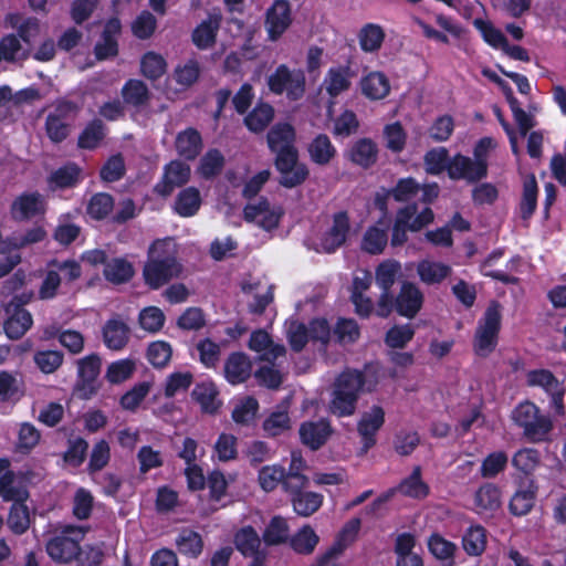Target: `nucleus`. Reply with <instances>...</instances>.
<instances>
[{"instance_id": "1", "label": "nucleus", "mask_w": 566, "mask_h": 566, "mask_svg": "<svg viewBox=\"0 0 566 566\" xmlns=\"http://www.w3.org/2000/svg\"><path fill=\"white\" fill-rule=\"evenodd\" d=\"M181 272L171 245L168 241H155L148 251V260L144 266L143 275L147 285L158 289Z\"/></svg>"}, {"instance_id": "2", "label": "nucleus", "mask_w": 566, "mask_h": 566, "mask_svg": "<svg viewBox=\"0 0 566 566\" xmlns=\"http://www.w3.org/2000/svg\"><path fill=\"white\" fill-rule=\"evenodd\" d=\"M364 386L365 378L360 371L346 370L342 373L333 384L328 411L336 417L353 416Z\"/></svg>"}, {"instance_id": "3", "label": "nucleus", "mask_w": 566, "mask_h": 566, "mask_svg": "<svg viewBox=\"0 0 566 566\" xmlns=\"http://www.w3.org/2000/svg\"><path fill=\"white\" fill-rule=\"evenodd\" d=\"M85 528L75 525H64L51 532L45 549L56 563L67 564L76 558L81 551V542L85 537Z\"/></svg>"}, {"instance_id": "4", "label": "nucleus", "mask_w": 566, "mask_h": 566, "mask_svg": "<svg viewBox=\"0 0 566 566\" xmlns=\"http://www.w3.org/2000/svg\"><path fill=\"white\" fill-rule=\"evenodd\" d=\"M271 93L285 95L289 101L301 99L306 90L305 74L301 69H291L280 64L266 78Z\"/></svg>"}, {"instance_id": "5", "label": "nucleus", "mask_w": 566, "mask_h": 566, "mask_svg": "<svg viewBox=\"0 0 566 566\" xmlns=\"http://www.w3.org/2000/svg\"><path fill=\"white\" fill-rule=\"evenodd\" d=\"M502 312L497 302H492L479 321L474 335V352L481 357L489 356L497 345Z\"/></svg>"}, {"instance_id": "6", "label": "nucleus", "mask_w": 566, "mask_h": 566, "mask_svg": "<svg viewBox=\"0 0 566 566\" xmlns=\"http://www.w3.org/2000/svg\"><path fill=\"white\" fill-rule=\"evenodd\" d=\"M512 417L524 429V434L534 442L544 440L553 428L551 418L541 413L539 408L531 401L521 402Z\"/></svg>"}, {"instance_id": "7", "label": "nucleus", "mask_w": 566, "mask_h": 566, "mask_svg": "<svg viewBox=\"0 0 566 566\" xmlns=\"http://www.w3.org/2000/svg\"><path fill=\"white\" fill-rule=\"evenodd\" d=\"M433 221V212L430 208H424L417 213L416 206H406L397 211L392 231H391V245L400 247L407 242V231H419L423 227Z\"/></svg>"}, {"instance_id": "8", "label": "nucleus", "mask_w": 566, "mask_h": 566, "mask_svg": "<svg viewBox=\"0 0 566 566\" xmlns=\"http://www.w3.org/2000/svg\"><path fill=\"white\" fill-rule=\"evenodd\" d=\"M400 270V263L395 260H386L376 269V284L381 290L376 311L381 317H387L392 311L394 298L390 295V289L395 284Z\"/></svg>"}, {"instance_id": "9", "label": "nucleus", "mask_w": 566, "mask_h": 566, "mask_svg": "<svg viewBox=\"0 0 566 566\" xmlns=\"http://www.w3.org/2000/svg\"><path fill=\"white\" fill-rule=\"evenodd\" d=\"M275 167L280 172V184L285 188L303 184L310 175L307 166L298 161L297 151L276 156Z\"/></svg>"}, {"instance_id": "10", "label": "nucleus", "mask_w": 566, "mask_h": 566, "mask_svg": "<svg viewBox=\"0 0 566 566\" xmlns=\"http://www.w3.org/2000/svg\"><path fill=\"white\" fill-rule=\"evenodd\" d=\"M292 23L291 4L287 0H275L266 10L264 28L270 41H277Z\"/></svg>"}, {"instance_id": "11", "label": "nucleus", "mask_w": 566, "mask_h": 566, "mask_svg": "<svg viewBox=\"0 0 566 566\" xmlns=\"http://www.w3.org/2000/svg\"><path fill=\"white\" fill-rule=\"evenodd\" d=\"M526 384L539 387L552 398V407L560 412L564 409V388L558 379L547 369H534L526 373Z\"/></svg>"}, {"instance_id": "12", "label": "nucleus", "mask_w": 566, "mask_h": 566, "mask_svg": "<svg viewBox=\"0 0 566 566\" xmlns=\"http://www.w3.org/2000/svg\"><path fill=\"white\" fill-rule=\"evenodd\" d=\"M282 213L280 207L271 206L266 200L249 203L244 208V219L264 230L276 228Z\"/></svg>"}, {"instance_id": "13", "label": "nucleus", "mask_w": 566, "mask_h": 566, "mask_svg": "<svg viewBox=\"0 0 566 566\" xmlns=\"http://www.w3.org/2000/svg\"><path fill=\"white\" fill-rule=\"evenodd\" d=\"M190 174L191 170L189 165L179 160H172L165 166L163 178L155 186V191L163 197H167L175 190V188L187 184L190 178Z\"/></svg>"}, {"instance_id": "14", "label": "nucleus", "mask_w": 566, "mask_h": 566, "mask_svg": "<svg viewBox=\"0 0 566 566\" xmlns=\"http://www.w3.org/2000/svg\"><path fill=\"white\" fill-rule=\"evenodd\" d=\"M7 319L3 328L10 339L21 338L32 326L33 319L30 312L19 306L14 302H9L4 306Z\"/></svg>"}, {"instance_id": "15", "label": "nucleus", "mask_w": 566, "mask_h": 566, "mask_svg": "<svg viewBox=\"0 0 566 566\" xmlns=\"http://www.w3.org/2000/svg\"><path fill=\"white\" fill-rule=\"evenodd\" d=\"M78 377L77 395L88 399L96 391L95 380L99 375L101 359L96 355L86 356L77 361Z\"/></svg>"}, {"instance_id": "16", "label": "nucleus", "mask_w": 566, "mask_h": 566, "mask_svg": "<svg viewBox=\"0 0 566 566\" xmlns=\"http://www.w3.org/2000/svg\"><path fill=\"white\" fill-rule=\"evenodd\" d=\"M298 433L304 446L311 450H318L327 442L333 433V429L328 420L319 419L317 421L303 422Z\"/></svg>"}, {"instance_id": "17", "label": "nucleus", "mask_w": 566, "mask_h": 566, "mask_svg": "<svg viewBox=\"0 0 566 566\" xmlns=\"http://www.w3.org/2000/svg\"><path fill=\"white\" fill-rule=\"evenodd\" d=\"M234 543L238 551L252 558L250 566L264 565L265 553L261 549V539L251 526L241 528L235 535Z\"/></svg>"}, {"instance_id": "18", "label": "nucleus", "mask_w": 566, "mask_h": 566, "mask_svg": "<svg viewBox=\"0 0 566 566\" xmlns=\"http://www.w3.org/2000/svg\"><path fill=\"white\" fill-rule=\"evenodd\" d=\"M45 200L39 192H24L11 205V216L15 220H28L44 213Z\"/></svg>"}, {"instance_id": "19", "label": "nucleus", "mask_w": 566, "mask_h": 566, "mask_svg": "<svg viewBox=\"0 0 566 566\" xmlns=\"http://www.w3.org/2000/svg\"><path fill=\"white\" fill-rule=\"evenodd\" d=\"M422 303L423 294L419 287L413 283L405 282L394 302V306L401 316L412 318L420 311Z\"/></svg>"}, {"instance_id": "20", "label": "nucleus", "mask_w": 566, "mask_h": 566, "mask_svg": "<svg viewBox=\"0 0 566 566\" xmlns=\"http://www.w3.org/2000/svg\"><path fill=\"white\" fill-rule=\"evenodd\" d=\"M448 175L451 179H465L472 182L484 178L486 172L481 161L457 155L449 163Z\"/></svg>"}, {"instance_id": "21", "label": "nucleus", "mask_w": 566, "mask_h": 566, "mask_svg": "<svg viewBox=\"0 0 566 566\" xmlns=\"http://www.w3.org/2000/svg\"><path fill=\"white\" fill-rule=\"evenodd\" d=\"M384 421L385 412L379 406H373L361 415L357 423V430L363 440L365 451L375 444V436L384 424Z\"/></svg>"}, {"instance_id": "22", "label": "nucleus", "mask_w": 566, "mask_h": 566, "mask_svg": "<svg viewBox=\"0 0 566 566\" xmlns=\"http://www.w3.org/2000/svg\"><path fill=\"white\" fill-rule=\"evenodd\" d=\"M294 128L287 123H279L268 133L269 148L275 153L276 156H283L287 153H296L297 150L294 146Z\"/></svg>"}, {"instance_id": "23", "label": "nucleus", "mask_w": 566, "mask_h": 566, "mask_svg": "<svg viewBox=\"0 0 566 566\" xmlns=\"http://www.w3.org/2000/svg\"><path fill=\"white\" fill-rule=\"evenodd\" d=\"M348 231L349 220L347 214L344 212L335 214L332 227L321 239V250L327 253L334 252L345 242Z\"/></svg>"}, {"instance_id": "24", "label": "nucleus", "mask_w": 566, "mask_h": 566, "mask_svg": "<svg viewBox=\"0 0 566 566\" xmlns=\"http://www.w3.org/2000/svg\"><path fill=\"white\" fill-rule=\"evenodd\" d=\"M388 223L380 220L365 231L360 248L368 254H380L388 243Z\"/></svg>"}, {"instance_id": "25", "label": "nucleus", "mask_w": 566, "mask_h": 566, "mask_svg": "<svg viewBox=\"0 0 566 566\" xmlns=\"http://www.w3.org/2000/svg\"><path fill=\"white\" fill-rule=\"evenodd\" d=\"M129 336L128 325L119 318L108 319L103 327L104 343L111 349L119 350L124 348L129 340Z\"/></svg>"}, {"instance_id": "26", "label": "nucleus", "mask_w": 566, "mask_h": 566, "mask_svg": "<svg viewBox=\"0 0 566 566\" xmlns=\"http://www.w3.org/2000/svg\"><path fill=\"white\" fill-rule=\"evenodd\" d=\"M250 349L260 354L263 360L272 361L285 354L283 345L274 344L269 334L264 331L252 333L249 342Z\"/></svg>"}, {"instance_id": "27", "label": "nucleus", "mask_w": 566, "mask_h": 566, "mask_svg": "<svg viewBox=\"0 0 566 566\" xmlns=\"http://www.w3.org/2000/svg\"><path fill=\"white\" fill-rule=\"evenodd\" d=\"M252 371L250 359L241 353L229 356L224 365V375L229 382L235 385L245 381Z\"/></svg>"}, {"instance_id": "28", "label": "nucleus", "mask_w": 566, "mask_h": 566, "mask_svg": "<svg viewBox=\"0 0 566 566\" xmlns=\"http://www.w3.org/2000/svg\"><path fill=\"white\" fill-rule=\"evenodd\" d=\"M363 94L369 99H382L390 92L388 77L378 71H374L364 76L360 81Z\"/></svg>"}, {"instance_id": "29", "label": "nucleus", "mask_w": 566, "mask_h": 566, "mask_svg": "<svg viewBox=\"0 0 566 566\" xmlns=\"http://www.w3.org/2000/svg\"><path fill=\"white\" fill-rule=\"evenodd\" d=\"M220 20V14L212 13L193 30L192 41L198 49L206 50L214 43Z\"/></svg>"}, {"instance_id": "30", "label": "nucleus", "mask_w": 566, "mask_h": 566, "mask_svg": "<svg viewBox=\"0 0 566 566\" xmlns=\"http://www.w3.org/2000/svg\"><path fill=\"white\" fill-rule=\"evenodd\" d=\"M503 91L505 98L510 105L515 123L522 136H526L528 130L535 126L534 116L522 109L518 101L514 97L512 88L504 81L500 86Z\"/></svg>"}, {"instance_id": "31", "label": "nucleus", "mask_w": 566, "mask_h": 566, "mask_svg": "<svg viewBox=\"0 0 566 566\" xmlns=\"http://www.w3.org/2000/svg\"><path fill=\"white\" fill-rule=\"evenodd\" d=\"M357 39L359 48L365 53H376L384 43L385 31L379 24L367 23L358 31Z\"/></svg>"}, {"instance_id": "32", "label": "nucleus", "mask_w": 566, "mask_h": 566, "mask_svg": "<svg viewBox=\"0 0 566 566\" xmlns=\"http://www.w3.org/2000/svg\"><path fill=\"white\" fill-rule=\"evenodd\" d=\"M242 290L245 293H253V301L250 302L249 307L252 313L261 314L273 300V292L271 285H262L260 281L244 282Z\"/></svg>"}, {"instance_id": "33", "label": "nucleus", "mask_w": 566, "mask_h": 566, "mask_svg": "<svg viewBox=\"0 0 566 566\" xmlns=\"http://www.w3.org/2000/svg\"><path fill=\"white\" fill-rule=\"evenodd\" d=\"M150 95L147 85L140 80H129L122 88L124 103L137 108L148 105Z\"/></svg>"}, {"instance_id": "34", "label": "nucleus", "mask_w": 566, "mask_h": 566, "mask_svg": "<svg viewBox=\"0 0 566 566\" xmlns=\"http://www.w3.org/2000/svg\"><path fill=\"white\" fill-rule=\"evenodd\" d=\"M377 155L376 144L368 138L357 140L349 150V159L364 168L374 165L377 160Z\"/></svg>"}, {"instance_id": "35", "label": "nucleus", "mask_w": 566, "mask_h": 566, "mask_svg": "<svg viewBox=\"0 0 566 566\" xmlns=\"http://www.w3.org/2000/svg\"><path fill=\"white\" fill-rule=\"evenodd\" d=\"M307 150L311 160L322 166L329 164L336 155V148L329 137L324 134L316 136L310 143Z\"/></svg>"}, {"instance_id": "36", "label": "nucleus", "mask_w": 566, "mask_h": 566, "mask_svg": "<svg viewBox=\"0 0 566 566\" xmlns=\"http://www.w3.org/2000/svg\"><path fill=\"white\" fill-rule=\"evenodd\" d=\"M350 86L349 71L345 67H332L327 71L323 87L331 97H336Z\"/></svg>"}, {"instance_id": "37", "label": "nucleus", "mask_w": 566, "mask_h": 566, "mask_svg": "<svg viewBox=\"0 0 566 566\" xmlns=\"http://www.w3.org/2000/svg\"><path fill=\"white\" fill-rule=\"evenodd\" d=\"M323 495L316 492L303 491L291 497L294 512L300 516H311L323 504Z\"/></svg>"}, {"instance_id": "38", "label": "nucleus", "mask_w": 566, "mask_h": 566, "mask_svg": "<svg viewBox=\"0 0 566 566\" xmlns=\"http://www.w3.org/2000/svg\"><path fill=\"white\" fill-rule=\"evenodd\" d=\"M202 147L201 136L193 128H187L179 133L176 138V149L186 159H193Z\"/></svg>"}, {"instance_id": "39", "label": "nucleus", "mask_w": 566, "mask_h": 566, "mask_svg": "<svg viewBox=\"0 0 566 566\" xmlns=\"http://www.w3.org/2000/svg\"><path fill=\"white\" fill-rule=\"evenodd\" d=\"M450 272V266L440 262L423 260L417 265V273L420 280L426 284L440 283Z\"/></svg>"}, {"instance_id": "40", "label": "nucleus", "mask_w": 566, "mask_h": 566, "mask_svg": "<svg viewBox=\"0 0 566 566\" xmlns=\"http://www.w3.org/2000/svg\"><path fill=\"white\" fill-rule=\"evenodd\" d=\"M201 205L200 192L195 187H188L179 192L175 201V211L181 217L197 213Z\"/></svg>"}, {"instance_id": "41", "label": "nucleus", "mask_w": 566, "mask_h": 566, "mask_svg": "<svg viewBox=\"0 0 566 566\" xmlns=\"http://www.w3.org/2000/svg\"><path fill=\"white\" fill-rule=\"evenodd\" d=\"M462 546L471 556L481 555L486 547V532L480 525L470 526L463 534Z\"/></svg>"}, {"instance_id": "42", "label": "nucleus", "mask_w": 566, "mask_h": 566, "mask_svg": "<svg viewBox=\"0 0 566 566\" xmlns=\"http://www.w3.org/2000/svg\"><path fill=\"white\" fill-rule=\"evenodd\" d=\"M397 491L415 499H423L428 495L429 486L421 479L420 467H416L411 474L400 482Z\"/></svg>"}, {"instance_id": "43", "label": "nucleus", "mask_w": 566, "mask_h": 566, "mask_svg": "<svg viewBox=\"0 0 566 566\" xmlns=\"http://www.w3.org/2000/svg\"><path fill=\"white\" fill-rule=\"evenodd\" d=\"M318 542V535L310 525L303 526L290 538V545L293 551L305 555L313 553Z\"/></svg>"}, {"instance_id": "44", "label": "nucleus", "mask_w": 566, "mask_h": 566, "mask_svg": "<svg viewBox=\"0 0 566 566\" xmlns=\"http://www.w3.org/2000/svg\"><path fill=\"white\" fill-rule=\"evenodd\" d=\"M31 524L30 512L25 504L13 503L7 518V525L15 535L24 534Z\"/></svg>"}, {"instance_id": "45", "label": "nucleus", "mask_w": 566, "mask_h": 566, "mask_svg": "<svg viewBox=\"0 0 566 566\" xmlns=\"http://www.w3.org/2000/svg\"><path fill=\"white\" fill-rule=\"evenodd\" d=\"M274 117V108L270 104H258L244 118L247 127L254 133L264 130Z\"/></svg>"}, {"instance_id": "46", "label": "nucleus", "mask_w": 566, "mask_h": 566, "mask_svg": "<svg viewBox=\"0 0 566 566\" xmlns=\"http://www.w3.org/2000/svg\"><path fill=\"white\" fill-rule=\"evenodd\" d=\"M104 275L107 281L120 284L129 281L134 275L133 265L125 259H113L105 263Z\"/></svg>"}, {"instance_id": "47", "label": "nucleus", "mask_w": 566, "mask_h": 566, "mask_svg": "<svg viewBox=\"0 0 566 566\" xmlns=\"http://www.w3.org/2000/svg\"><path fill=\"white\" fill-rule=\"evenodd\" d=\"M0 55L7 62H21L29 57V50L21 45L18 36L8 34L0 41Z\"/></svg>"}, {"instance_id": "48", "label": "nucleus", "mask_w": 566, "mask_h": 566, "mask_svg": "<svg viewBox=\"0 0 566 566\" xmlns=\"http://www.w3.org/2000/svg\"><path fill=\"white\" fill-rule=\"evenodd\" d=\"M474 503L479 512L497 510L501 506L500 490L493 484L482 485L475 493Z\"/></svg>"}, {"instance_id": "49", "label": "nucleus", "mask_w": 566, "mask_h": 566, "mask_svg": "<svg viewBox=\"0 0 566 566\" xmlns=\"http://www.w3.org/2000/svg\"><path fill=\"white\" fill-rule=\"evenodd\" d=\"M175 544L181 554L190 557H197L202 552L201 536L189 528H184L179 532Z\"/></svg>"}, {"instance_id": "50", "label": "nucleus", "mask_w": 566, "mask_h": 566, "mask_svg": "<svg viewBox=\"0 0 566 566\" xmlns=\"http://www.w3.org/2000/svg\"><path fill=\"white\" fill-rule=\"evenodd\" d=\"M259 411V402L253 397H244L237 401L232 410V419L241 426L251 424Z\"/></svg>"}, {"instance_id": "51", "label": "nucleus", "mask_w": 566, "mask_h": 566, "mask_svg": "<svg viewBox=\"0 0 566 566\" xmlns=\"http://www.w3.org/2000/svg\"><path fill=\"white\" fill-rule=\"evenodd\" d=\"M262 428L266 436L277 437L291 428V419L286 409L271 412L263 421Z\"/></svg>"}, {"instance_id": "52", "label": "nucleus", "mask_w": 566, "mask_h": 566, "mask_svg": "<svg viewBox=\"0 0 566 566\" xmlns=\"http://www.w3.org/2000/svg\"><path fill=\"white\" fill-rule=\"evenodd\" d=\"M192 398L200 403L206 412H214L218 409L217 388L212 382L198 384L192 390Z\"/></svg>"}, {"instance_id": "53", "label": "nucleus", "mask_w": 566, "mask_h": 566, "mask_svg": "<svg viewBox=\"0 0 566 566\" xmlns=\"http://www.w3.org/2000/svg\"><path fill=\"white\" fill-rule=\"evenodd\" d=\"M0 497L6 502L23 503L29 493L23 485L14 483L11 474H4L0 478Z\"/></svg>"}, {"instance_id": "54", "label": "nucleus", "mask_w": 566, "mask_h": 566, "mask_svg": "<svg viewBox=\"0 0 566 566\" xmlns=\"http://www.w3.org/2000/svg\"><path fill=\"white\" fill-rule=\"evenodd\" d=\"M140 70L147 78L157 80L166 73L167 63L160 54L147 52L142 57Z\"/></svg>"}, {"instance_id": "55", "label": "nucleus", "mask_w": 566, "mask_h": 566, "mask_svg": "<svg viewBox=\"0 0 566 566\" xmlns=\"http://www.w3.org/2000/svg\"><path fill=\"white\" fill-rule=\"evenodd\" d=\"M537 182L534 175L527 176L523 182L521 213L524 219L530 218L536 209Z\"/></svg>"}, {"instance_id": "56", "label": "nucleus", "mask_w": 566, "mask_h": 566, "mask_svg": "<svg viewBox=\"0 0 566 566\" xmlns=\"http://www.w3.org/2000/svg\"><path fill=\"white\" fill-rule=\"evenodd\" d=\"M200 75L199 62L195 59H189L178 64L174 71L176 82L184 86L189 87L197 82Z\"/></svg>"}, {"instance_id": "57", "label": "nucleus", "mask_w": 566, "mask_h": 566, "mask_svg": "<svg viewBox=\"0 0 566 566\" xmlns=\"http://www.w3.org/2000/svg\"><path fill=\"white\" fill-rule=\"evenodd\" d=\"M509 458L503 451H495L490 453L483 461L480 468V473L483 479H493L503 472L507 465Z\"/></svg>"}, {"instance_id": "58", "label": "nucleus", "mask_w": 566, "mask_h": 566, "mask_svg": "<svg viewBox=\"0 0 566 566\" xmlns=\"http://www.w3.org/2000/svg\"><path fill=\"white\" fill-rule=\"evenodd\" d=\"M289 525L285 518L275 516L266 526L263 538L269 545H277L284 543L289 538Z\"/></svg>"}, {"instance_id": "59", "label": "nucleus", "mask_w": 566, "mask_h": 566, "mask_svg": "<svg viewBox=\"0 0 566 566\" xmlns=\"http://www.w3.org/2000/svg\"><path fill=\"white\" fill-rule=\"evenodd\" d=\"M450 160L444 147L433 148L424 155V169L430 175H439L448 170Z\"/></svg>"}, {"instance_id": "60", "label": "nucleus", "mask_w": 566, "mask_h": 566, "mask_svg": "<svg viewBox=\"0 0 566 566\" xmlns=\"http://www.w3.org/2000/svg\"><path fill=\"white\" fill-rule=\"evenodd\" d=\"M413 336L415 328L412 325H395L386 333L385 343L390 348H403Z\"/></svg>"}, {"instance_id": "61", "label": "nucleus", "mask_w": 566, "mask_h": 566, "mask_svg": "<svg viewBox=\"0 0 566 566\" xmlns=\"http://www.w3.org/2000/svg\"><path fill=\"white\" fill-rule=\"evenodd\" d=\"M539 464V454L533 448L518 450L512 458V465L524 474L532 473Z\"/></svg>"}, {"instance_id": "62", "label": "nucleus", "mask_w": 566, "mask_h": 566, "mask_svg": "<svg viewBox=\"0 0 566 566\" xmlns=\"http://www.w3.org/2000/svg\"><path fill=\"white\" fill-rule=\"evenodd\" d=\"M285 476V469L279 464L265 465L259 472V483L261 488L271 492L281 483Z\"/></svg>"}, {"instance_id": "63", "label": "nucleus", "mask_w": 566, "mask_h": 566, "mask_svg": "<svg viewBox=\"0 0 566 566\" xmlns=\"http://www.w3.org/2000/svg\"><path fill=\"white\" fill-rule=\"evenodd\" d=\"M80 178V169L75 165H66L50 177L52 188H67L74 186Z\"/></svg>"}, {"instance_id": "64", "label": "nucleus", "mask_w": 566, "mask_h": 566, "mask_svg": "<svg viewBox=\"0 0 566 566\" xmlns=\"http://www.w3.org/2000/svg\"><path fill=\"white\" fill-rule=\"evenodd\" d=\"M224 164V158L219 150H209L200 160L198 172L203 178H210L218 175Z\"/></svg>"}]
</instances>
